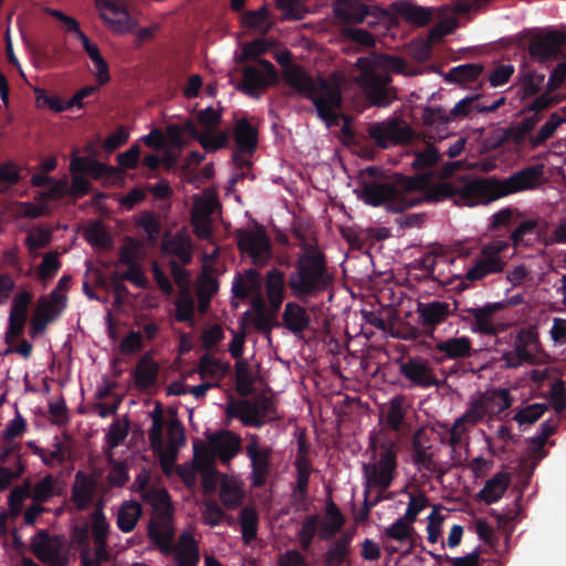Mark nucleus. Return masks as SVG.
Instances as JSON below:
<instances>
[{"label":"nucleus","instance_id":"f257e3e1","mask_svg":"<svg viewBox=\"0 0 566 566\" xmlns=\"http://www.w3.org/2000/svg\"><path fill=\"white\" fill-rule=\"evenodd\" d=\"M460 181V186L442 182L427 188L429 177L417 176L398 182L395 187L382 184L365 187L360 198L371 207L388 202L395 212L413 208L421 201L438 202L452 198L459 206L473 208L500 199L496 179Z\"/></svg>","mask_w":566,"mask_h":566},{"label":"nucleus","instance_id":"f03ea898","mask_svg":"<svg viewBox=\"0 0 566 566\" xmlns=\"http://www.w3.org/2000/svg\"><path fill=\"white\" fill-rule=\"evenodd\" d=\"M294 234L301 241L294 271L290 273L287 285L296 298H306L326 290L331 283L326 256L317 247L315 239H308L294 228Z\"/></svg>","mask_w":566,"mask_h":566},{"label":"nucleus","instance_id":"7ed1b4c3","mask_svg":"<svg viewBox=\"0 0 566 566\" xmlns=\"http://www.w3.org/2000/svg\"><path fill=\"white\" fill-rule=\"evenodd\" d=\"M284 78L291 87L312 99L318 117L327 127L337 123L342 96L336 81L327 83L322 78H308L297 66H287L284 70Z\"/></svg>","mask_w":566,"mask_h":566},{"label":"nucleus","instance_id":"20e7f679","mask_svg":"<svg viewBox=\"0 0 566 566\" xmlns=\"http://www.w3.org/2000/svg\"><path fill=\"white\" fill-rule=\"evenodd\" d=\"M356 67L361 75L356 78L367 98L375 105L385 106L389 102L390 73L403 72L402 60L389 55L373 54L359 57Z\"/></svg>","mask_w":566,"mask_h":566},{"label":"nucleus","instance_id":"39448f33","mask_svg":"<svg viewBox=\"0 0 566 566\" xmlns=\"http://www.w3.org/2000/svg\"><path fill=\"white\" fill-rule=\"evenodd\" d=\"M369 451L371 462L363 465L366 488L379 489L380 493L386 491L392 483L397 469L398 447L395 440L385 432L370 434Z\"/></svg>","mask_w":566,"mask_h":566},{"label":"nucleus","instance_id":"423d86ee","mask_svg":"<svg viewBox=\"0 0 566 566\" xmlns=\"http://www.w3.org/2000/svg\"><path fill=\"white\" fill-rule=\"evenodd\" d=\"M94 1L101 19L112 32L123 35L136 31L138 22L130 17L123 0Z\"/></svg>","mask_w":566,"mask_h":566},{"label":"nucleus","instance_id":"0eeeda50","mask_svg":"<svg viewBox=\"0 0 566 566\" xmlns=\"http://www.w3.org/2000/svg\"><path fill=\"white\" fill-rule=\"evenodd\" d=\"M245 453L251 462L250 480L252 486H264L271 471L272 448L262 446L258 434L249 433Z\"/></svg>","mask_w":566,"mask_h":566},{"label":"nucleus","instance_id":"6e6552de","mask_svg":"<svg viewBox=\"0 0 566 566\" xmlns=\"http://www.w3.org/2000/svg\"><path fill=\"white\" fill-rule=\"evenodd\" d=\"M458 311V302L446 301H430L426 303H418L417 313L419 324L423 329L426 336L436 340L434 333L437 327L446 322L450 316H453Z\"/></svg>","mask_w":566,"mask_h":566},{"label":"nucleus","instance_id":"1a4fd4ad","mask_svg":"<svg viewBox=\"0 0 566 566\" xmlns=\"http://www.w3.org/2000/svg\"><path fill=\"white\" fill-rule=\"evenodd\" d=\"M538 346L537 334L532 329L522 328L514 339L513 349L502 354L505 367L517 368L524 363L534 364Z\"/></svg>","mask_w":566,"mask_h":566},{"label":"nucleus","instance_id":"9d476101","mask_svg":"<svg viewBox=\"0 0 566 566\" xmlns=\"http://www.w3.org/2000/svg\"><path fill=\"white\" fill-rule=\"evenodd\" d=\"M507 248V243L503 241H493L484 245L481 250L480 258L474 265L470 268L465 274L467 280L478 281L486 275L501 273L504 269V261L501 253Z\"/></svg>","mask_w":566,"mask_h":566},{"label":"nucleus","instance_id":"9b49d317","mask_svg":"<svg viewBox=\"0 0 566 566\" xmlns=\"http://www.w3.org/2000/svg\"><path fill=\"white\" fill-rule=\"evenodd\" d=\"M433 346L429 347L430 356L437 364H443L448 360H462L473 356L475 350L472 347V340L468 336H453L446 339L433 340Z\"/></svg>","mask_w":566,"mask_h":566},{"label":"nucleus","instance_id":"f8f14e48","mask_svg":"<svg viewBox=\"0 0 566 566\" xmlns=\"http://www.w3.org/2000/svg\"><path fill=\"white\" fill-rule=\"evenodd\" d=\"M276 77L273 64L260 60L256 65L243 69V80L235 87L249 96L259 97L265 87L276 81Z\"/></svg>","mask_w":566,"mask_h":566},{"label":"nucleus","instance_id":"ddd939ff","mask_svg":"<svg viewBox=\"0 0 566 566\" xmlns=\"http://www.w3.org/2000/svg\"><path fill=\"white\" fill-rule=\"evenodd\" d=\"M65 296L56 291L51 292L49 298L41 297L31 318L29 334L32 338L45 332L46 326L55 321L65 307Z\"/></svg>","mask_w":566,"mask_h":566},{"label":"nucleus","instance_id":"4468645a","mask_svg":"<svg viewBox=\"0 0 566 566\" xmlns=\"http://www.w3.org/2000/svg\"><path fill=\"white\" fill-rule=\"evenodd\" d=\"M368 133L381 147H389L408 142L412 136V130L409 125L397 118L374 123L369 126Z\"/></svg>","mask_w":566,"mask_h":566},{"label":"nucleus","instance_id":"2eb2a0df","mask_svg":"<svg viewBox=\"0 0 566 566\" xmlns=\"http://www.w3.org/2000/svg\"><path fill=\"white\" fill-rule=\"evenodd\" d=\"M238 247L240 252L250 256L256 265L265 264L272 254L270 239L261 229L241 231L238 235Z\"/></svg>","mask_w":566,"mask_h":566},{"label":"nucleus","instance_id":"dca6fc26","mask_svg":"<svg viewBox=\"0 0 566 566\" xmlns=\"http://www.w3.org/2000/svg\"><path fill=\"white\" fill-rule=\"evenodd\" d=\"M210 458H217L221 464L230 467L231 460L242 450L241 437L230 430H221L211 434L208 439Z\"/></svg>","mask_w":566,"mask_h":566},{"label":"nucleus","instance_id":"f3484780","mask_svg":"<svg viewBox=\"0 0 566 566\" xmlns=\"http://www.w3.org/2000/svg\"><path fill=\"white\" fill-rule=\"evenodd\" d=\"M32 552L42 563L59 566L65 562L61 558L62 542L59 536H50L41 530L31 539Z\"/></svg>","mask_w":566,"mask_h":566},{"label":"nucleus","instance_id":"a211bd4d","mask_svg":"<svg viewBox=\"0 0 566 566\" xmlns=\"http://www.w3.org/2000/svg\"><path fill=\"white\" fill-rule=\"evenodd\" d=\"M542 175L543 166H532L515 172L503 181L497 180L500 198L536 187Z\"/></svg>","mask_w":566,"mask_h":566},{"label":"nucleus","instance_id":"6ab92c4d","mask_svg":"<svg viewBox=\"0 0 566 566\" xmlns=\"http://www.w3.org/2000/svg\"><path fill=\"white\" fill-rule=\"evenodd\" d=\"M234 142L235 153L233 154V161L235 165L243 167L248 166L249 161L244 156H251L258 144L256 130L251 126L247 119H240L234 127Z\"/></svg>","mask_w":566,"mask_h":566},{"label":"nucleus","instance_id":"aec40b11","mask_svg":"<svg viewBox=\"0 0 566 566\" xmlns=\"http://www.w3.org/2000/svg\"><path fill=\"white\" fill-rule=\"evenodd\" d=\"M400 374L415 386L421 388H429L439 384L428 360L422 358H410L401 364Z\"/></svg>","mask_w":566,"mask_h":566},{"label":"nucleus","instance_id":"412c9836","mask_svg":"<svg viewBox=\"0 0 566 566\" xmlns=\"http://www.w3.org/2000/svg\"><path fill=\"white\" fill-rule=\"evenodd\" d=\"M168 555L174 557L177 566H198L200 562L199 544L190 532L185 531L179 535Z\"/></svg>","mask_w":566,"mask_h":566},{"label":"nucleus","instance_id":"4be33fe9","mask_svg":"<svg viewBox=\"0 0 566 566\" xmlns=\"http://www.w3.org/2000/svg\"><path fill=\"white\" fill-rule=\"evenodd\" d=\"M564 41V35L557 31L538 32L533 35L530 54L533 59L544 61L554 56Z\"/></svg>","mask_w":566,"mask_h":566},{"label":"nucleus","instance_id":"5701e85b","mask_svg":"<svg viewBox=\"0 0 566 566\" xmlns=\"http://www.w3.org/2000/svg\"><path fill=\"white\" fill-rule=\"evenodd\" d=\"M501 303H486L482 307H475L474 319L471 322L470 329L486 336H496L500 333L499 325L494 322V314L501 310Z\"/></svg>","mask_w":566,"mask_h":566},{"label":"nucleus","instance_id":"b1692460","mask_svg":"<svg viewBox=\"0 0 566 566\" xmlns=\"http://www.w3.org/2000/svg\"><path fill=\"white\" fill-rule=\"evenodd\" d=\"M430 448L426 431L423 429L416 430L411 440L412 461L427 472L434 473L437 471V463L433 460V454L428 452Z\"/></svg>","mask_w":566,"mask_h":566},{"label":"nucleus","instance_id":"393cba45","mask_svg":"<svg viewBox=\"0 0 566 566\" xmlns=\"http://www.w3.org/2000/svg\"><path fill=\"white\" fill-rule=\"evenodd\" d=\"M96 481L94 478L83 471H77L72 485V502L78 511L88 507L94 497Z\"/></svg>","mask_w":566,"mask_h":566},{"label":"nucleus","instance_id":"a878e982","mask_svg":"<svg viewBox=\"0 0 566 566\" xmlns=\"http://www.w3.org/2000/svg\"><path fill=\"white\" fill-rule=\"evenodd\" d=\"M227 413L230 417H237L247 427L261 428L266 419L260 415V407L249 400L231 401L228 405Z\"/></svg>","mask_w":566,"mask_h":566},{"label":"nucleus","instance_id":"bb28decb","mask_svg":"<svg viewBox=\"0 0 566 566\" xmlns=\"http://www.w3.org/2000/svg\"><path fill=\"white\" fill-rule=\"evenodd\" d=\"M160 523L151 521L148 525V537L161 554L168 555L176 544L174 542L175 530L170 518H161Z\"/></svg>","mask_w":566,"mask_h":566},{"label":"nucleus","instance_id":"cd10ccee","mask_svg":"<svg viewBox=\"0 0 566 566\" xmlns=\"http://www.w3.org/2000/svg\"><path fill=\"white\" fill-rule=\"evenodd\" d=\"M262 291L261 274L255 269H248L244 273H237L232 283V295L245 300L254 292Z\"/></svg>","mask_w":566,"mask_h":566},{"label":"nucleus","instance_id":"c85d7f7f","mask_svg":"<svg viewBox=\"0 0 566 566\" xmlns=\"http://www.w3.org/2000/svg\"><path fill=\"white\" fill-rule=\"evenodd\" d=\"M284 290V273L277 269L269 271L265 277V292L273 315H275L282 306Z\"/></svg>","mask_w":566,"mask_h":566},{"label":"nucleus","instance_id":"c756f323","mask_svg":"<svg viewBox=\"0 0 566 566\" xmlns=\"http://www.w3.org/2000/svg\"><path fill=\"white\" fill-rule=\"evenodd\" d=\"M284 326L297 335L310 327L311 316L307 311L297 303L289 302L282 315Z\"/></svg>","mask_w":566,"mask_h":566},{"label":"nucleus","instance_id":"7c9ffc66","mask_svg":"<svg viewBox=\"0 0 566 566\" xmlns=\"http://www.w3.org/2000/svg\"><path fill=\"white\" fill-rule=\"evenodd\" d=\"M510 482L509 473L497 472L485 482L483 489L478 493V499L488 505L497 502L507 490Z\"/></svg>","mask_w":566,"mask_h":566},{"label":"nucleus","instance_id":"2f4dec72","mask_svg":"<svg viewBox=\"0 0 566 566\" xmlns=\"http://www.w3.org/2000/svg\"><path fill=\"white\" fill-rule=\"evenodd\" d=\"M480 400L486 415L497 416L512 406V396L506 388H499L485 391L480 396Z\"/></svg>","mask_w":566,"mask_h":566},{"label":"nucleus","instance_id":"473e14b6","mask_svg":"<svg viewBox=\"0 0 566 566\" xmlns=\"http://www.w3.org/2000/svg\"><path fill=\"white\" fill-rule=\"evenodd\" d=\"M397 14L407 23L422 27L429 23L433 15V10L428 7H421L411 2H400L396 6Z\"/></svg>","mask_w":566,"mask_h":566},{"label":"nucleus","instance_id":"72a5a7b5","mask_svg":"<svg viewBox=\"0 0 566 566\" xmlns=\"http://www.w3.org/2000/svg\"><path fill=\"white\" fill-rule=\"evenodd\" d=\"M163 250L168 254L177 256L184 265L190 264L192 261L191 240L182 232H178L176 235L165 239Z\"/></svg>","mask_w":566,"mask_h":566},{"label":"nucleus","instance_id":"f704fd0d","mask_svg":"<svg viewBox=\"0 0 566 566\" xmlns=\"http://www.w3.org/2000/svg\"><path fill=\"white\" fill-rule=\"evenodd\" d=\"M333 11L343 23H359L367 14L366 7L357 0H337Z\"/></svg>","mask_w":566,"mask_h":566},{"label":"nucleus","instance_id":"c9c22d12","mask_svg":"<svg viewBox=\"0 0 566 566\" xmlns=\"http://www.w3.org/2000/svg\"><path fill=\"white\" fill-rule=\"evenodd\" d=\"M195 459L198 462L197 469L202 474V486L207 492H214L218 485L219 472L211 468L212 459L209 452L199 449L195 446Z\"/></svg>","mask_w":566,"mask_h":566},{"label":"nucleus","instance_id":"e433bc0d","mask_svg":"<svg viewBox=\"0 0 566 566\" xmlns=\"http://www.w3.org/2000/svg\"><path fill=\"white\" fill-rule=\"evenodd\" d=\"M296 469V485L293 490L295 502H303L307 496L310 475H311V461L307 455L296 457L294 462Z\"/></svg>","mask_w":566,"mask_h":566},{"label":"nucleus","instance_id":"4c0bfd02","mask_svg":"<svg viewBox=\"0 0 566 566\" xmlns=\"http://www.w3.org/2000/svg\"><path fill=\"white\" fill-rule=\"evenodd\" d=\"M143 514L142 505L135 501H125L118 509L117 527L123 533L132 532Z\"/></svg>","mask_w":566,"mask_h":566},{"label":"nucleus","instance_id":"58836bf2","mask_svg":"<svg viewBox=\"0 0 566 566\" xmlns=\"http://www.w3.org/2000/svg\"><path fill=\"white\" fill-rule=\"evenodd\" d=\"M67 192V176H63L60 179L53 178L52 182L44 190H40L36 195V198L40 201V206L38 208H33L32 210H27L25 212H40V210L44 208L45 202L59 200L65 196H69Z\"/></svg>","mask_w":566,"mask_h":566},{"label":"nucleus","instance_id":"ea45409f","mask_svg":"<svg viewBox=\"0 0 566 566\" xmlns=\"http://www.w3.org/2000/svg\"><path fill=\"white\" fill-rule=\"evenodd\" d=\"M229 138L230 135L227 130L206 128L201 129L197 142L206 153L212 154L226 148L229 144Z\"/></svg>","mask_w":566,"mask_h":566},{"label":"nucleus","instance_id":"a19ab883","mask_svg":"<svg viewBox=\"0 0 566 566\" xmlns=\"http://www.w3.org/2000/svg\"><path fill=\"white\" fill-rule=\"evenodd\" d=\"M158 370V365L151 358L144 356L134 371L135 385L142 389L151 387L157 380Z\"/></svg>","mask_w":566,"mask_h":566},{"label":"nucleus","instance_id":"79ce46f5","mask_svg":"<svg viewBox=\"0 0 566 566\" xmlns=\"http://www.w3.org/2000/svg\"><path fill=\"white\" fill-rule=\"evenodd\" d=\"M143 499L149 503L154 512L161 518L171 517V501L169 493L165 489H149L143 492Z\"/></svg>","mask_w":566,"mask_h":566},{"label":"nucleus","instance_id":"37998d69","mask_svg":"<svg viewBox=\"0 0 566 566\" xmlns=\"http://www.w3.org/2000/svg\"><path fill=\"white\" fill-rule=\"evenodd\" d=\"M60 494L61 490L52 474H46L33 488H30V497L39 504L45 503Z\"/></svg>","mask_w":566,"mask_h":566},{"label":"nucleus","instance_id":"c03bdc74","mask_svg":"<svg viewBox=\"0 0 566 566\" xmlns=\"http://www.w3.org/2000/svg\"><path fill=\"white\" fill-rule=\"evenodd\" d=\"M350 541L349 535H344L329 546L325 554L326 566L344 565L348 562Z\"/></svg>","mask_w":566,"mask_h":566},{"label":"nucleus","instance_id":"a18cd8bd","mask_svg":"<svg viewBox=\"0 0 566 566\" xmlns=\"http://www.w3.org/2000/svg\"><path fill=\"white\" fill-rule=\"evenodd\" d=\"M241 23L243 27L261 33H266L272 28L266 7L244 12L241 17Z\"/></svg>","mask_w":566,"mask_h":566},{"label":"nucleus","instance_id":"49530a36","mask_svg":"<svg viewBox=\"0 0 566 566\" xmlns=\"http://www.w3.org/2000/svg\"><path fill=\"white\" fill-rule=\"evenodd\" d=\"M258 512L253 507L244 506L240 512V526L242 539L245 544H250L255 539L258 533Z\"/></svg>","mask_w":566,"mask_h":566},{"label":"nucleus","instance_id":"de8ad7c7","mask_svg":"<svg viewBox=\"0 0 566 566\" xmlns=\"http://www.w3.org/2000/svg\"><path fill=\"white\" fill-rule=\"evenodd\" d=\"M405 402L406 398L402 395H397L389 401L387 411V424L390 429L397 432L401 430L405 421Z\"/></svg>","mask_w":566,"mask_h":566},{"label":"nucleus","instance_id":"09e8293b","mask_svg":"<svg viewBox=\"0 0 566 566\" xmlns=\"http://www.w3.org/2000/svg\"><path fill=\"white\" fill-rule=\"evenodd\" d=\"M21 179V169L13 161L0 165V196L9 192Z\"/></svg>","mask_w":566,"mask_h":566},{"label":"nucleus","instance_id":"8fccbe9b","mask_svg":"<svg viewBox=\"0 0 566 566\" xmlns=\"http://www.w3.org/2000/svg\"><path fill=\"white\" fill-rule=\"evenodd\" d=\"M229 368H230L229 363H223L220 359H218L209 354H205L199 359L198 374H199L200 378H202V379L208 376L216 377L218 374L223 376L228 373Z\"/></svg>","mask_w":566,"mask_h":566},{"label":"nucleus","instance_id":"3c124183","mask_svg":"<svg viewBox=\"0 0 566 566\" xmlns=\"http://www.w3.org/2000/svg\"><path fill=\"white\" fill-rule=\"evenodd\" d=\"M235 382L241 397H248L253 392V377L245 360L235 363Z\"/></svg>","mask_w":566,"mask_h":566},{"label":"nucleus","instance_id":"603ef678","mask_svg":"<svg viewBox=\"0 0 566 566\" xmlns=\"http://www.w3.org/2000/svg\"><path fill=\"white\" fill-rule=\"evenodd\" d=\"M482 72V66L478 64H463L450 70L446 80L454 83H465L475 80Z\"/></svg>","mask_w":566,"mask_h":566},{"label":"nucleus","instance_id":"864d4df0","mask_svg":"<svg viewBox=\"0 0 566 566\" xmlns=\"http://www.w3.org/2000/svg\"><path fill=\"white\" fill-rule=\"evenodd\" d=\"M35 104L38 108H49L53 112L61 113L65 111L64 99L57 95H49L45 90L34 87Z\"/></svg>","mask_w":566,"mask_h":566},{"label":"nucleus","instance_id":"5fc2aeb1","mask_svg":"<svg viewBox=\"0 0 566 566\" xmlns=\"http://www.w3.org/2000/svg\"><path fill=\"white\" fill-rule=\"evenodd\" d=\"M547 408L548 407L545 403H532L518 410L514 415L513 419L518 424H532L544 415Z\"/></svg>","mask_w":566,"mask_h":566},{"label":"nucleus","instance_id":"6e6d98bb","mask_svg":"<svg viewBox=\"0 0 566 566\" xmlns=\"http://www.w3.org/2000/svg\"><path fill=\"white\" fill-rule=\"evenodd\" d=\"M30 481H25L21 486H15L9 494L8 505L12 515L21 513L23 502L30 496Z\"/></svg>","mask_w":566,"mask_h":566},{"label":"nucleus","instance_id":"4d7b16f0","mask_svg":"<svg viewBox=\"0 0 566 566\" xmlns=\"http://www.w3.org/2000/svg\"><path fill=\"white\" fill-rule=\"evenodd\" d=\"M86 174L96 179H123L122 171L118 168L104 165L92 158Z\"/></svg>","mask_w":566,"mask_h":566},{"label":"nucleus","instance_id":"13d9d810","mask_svg":"<svg viewBox=\"0 0 566 566\" xmlns=\"http://www.w3.org/2000/svg\"><path fill=\"white\" fill-rule=\"evenodd\" d=\"M566 122V117L562 118L557 114H552L548 119L542 125L537 135L532 139V144L537 146L554 135L556 129Z\"/></svg>","mask_w":566,"mask_h":566},{"label":"nucleus","instance_id":"bf43d9fd","mask_svg":"<svg viewBox=\"0 0 566 566\" xmlns=\"http://www.w3.org/2000/svg\"><path fill=\"white\" fill-rule=\"evenodd\" d=\"M241 492L239 488L228 480H223L220 486V500L228 507H235L241 503Z\"/></svg>","mask_w":566,"mask_h":566},{"label":"nucleus","instance_id":"052dcab7","mask_svg":"<svg viewBox=\"0 0 566 566\" xmlns=\"http://www.w3.org/2000/svg\"><path fill=\"white\" fill-rule=\"evenodd\" d=\"M270 46H271V43L266 39L259 38L252 42L245 43L242 46L241 55L239 57H237V60L239 62H243V61H248L251 59H256L258 56H260L261 54L266 52Z\"/></svg>","mask_w":566,"mask_h":566},{"label":"nucleus","instance_id":"680f3d73","mask_svg":"<svg viewBox=\"0 0 566 566\" xmlns=\"http://www.w3.org/2000/svg\"><path fill=\"white\" fill-rule=\"evenodd\" d=\"M109 532V524L101 509H97L92 514V535L94 542H107Z\"/></svg>","mask_w":566,"mask_h":566},{"label":"nucleus","instance_id":"e2e57ef3","mask_svg":"<svg viewBox=\"0 0 566 566\" xmlns=\"http://www.w3.org/2000/svg\"><path fill=\"white\" fill-rule=\"evenodd\" d=\"M545 76L542 74H525L520 78L522 98H526L538 93L544 85Z\"/></svg>","mask_w":566,"mask_h":566},{"label":"nucleus","instance_id":"0e129e2a","mask_svg":"<svg viewBox=\"0 0 566 566\" xmlns=\"http://www.w3.org/2000/svg\"><path fill=\"white\" fill-rule=\"evenodd\" d=\"M220 209L218 198L211 190H207L195 197L192 212H216Z\"/></svg>","mask_w":566,"mask_h":566},{"label":"nucleus","instance_id":"69168bd1","mask_svg":"<svg viewBox=\"0 0 566 566\" xmlns=\"http://www.w3.org/2000/svg\"><path fill=\"white\" fill-rule=\"evenodd\" d=\"M193 233L198 239L208 240L212 235V214H190Z\"/></svg>","mask_w":566,"mask_h":566},{"label":"nucleus","instance_id":"338daca9","mask_svg":"<svg viewBox=\"0 0 566 566\" xmlns=\"http://www.w3.org/2000/svg\"><path fill=\"white\" fill-rule=\"evenodd\" d=\"M85 238L94 247L108 248L111 244L109 235L98 222L87 227Z\"/></svg>","mask_w":566,"mask_h":566},{"label":"nucleus","instance_id":"774afa93","mask_svg":"<svg viewBox=\"0 0 566 566\" xmlns=\"http://www.w3.org/2000/svg\"><path fill=\"white\" fill-rule=\"evenodd\" d=\"M61 268V262L55 253H46L39 265L38 275L42 281L52 279Z\"/></svg>","mask_w":566,"mask_h":566}]
</instances>
